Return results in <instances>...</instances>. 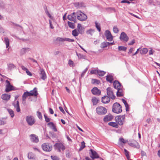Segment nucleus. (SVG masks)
Masks as SVG:
<instances>
[{"mask_svg": "<svg viewBox=\"0 0 160 160\" xmlns=\"http://www.w3.org/2000/svg\"><path fill=\"white\" fill-rule=\"evenodd\" d=\"M37 88H35L32 90H31L30 92L26 91L25 92L22 96V100L23 102H25L26 98L31 96H34L37 97L38 95Z\"/></svg>", "mask_w": 160, "mask_h": 160, "instance_id": "obj_1", "label": "nucleus"}, {"mask_svg": "<svg viewBox=\"0 0 160 160\" xmlns=\"http://www.w3.org/2000/svg\"><path fill=\"white\" fill-rule=\"evenodd\" d=\"M112 111L116 113H121L122 111L121 106L118 102L115 103L113 105Z\"/></svg>", "mask_w": 160, "mask_h": 160, "instance_id": "obj_2", "label": "nucleus"}, {"mask_svg": "<svg viewBox=\"0 0 160 160\" xmlns=\"http://www.w3.org/2000/svg\"><path fill=\"white\" fill-rule=\"evenodd\" d=\"M96 113L99 115H104L107 112V110L104 107L102 106H98L96 108Z\"/></svg>", "mask_w": 160, "mask_h": 160, "instance_id": "obj_3", "label": "nucleus"}, {"mask_svg": "<svg viewBox=\"0 0 160 160\" xmlns=\"http://www.w3.org/2000/svg\"><path fill=\"white\" fill-rule=\"evenodd\" d=\"M77 19L81 21H84L87 18V15L82 13L80 11H78L76 12Z\"/></svg>", "mask_w": 160, "mask_h": 160, "instance_id": "obj_4", "label": "nucleus"}, {"mask_svg": "<svg viewBox=\"0 0 160 160\" xmlns=\"http://www.w3.org/2000/svg\"><path fill=\"white\" fill-rule=\"evenodd\" d=\"M125 116H119L115 118V121L118 125H122L124 122Z\"/></svg>", "mask_w": 160, "mask_h": 160, "instance_id": "obj_5", "label": "nucleus"}, {"mask_svg": "<svg viewBox=\"0 0 160 160\" xmlns=\"http://www.w3.org/2000/svg\"><path fill=\"white\" fill-rule=\"evenodd\" d=\"M26 120L28 124L30 126L32 125L36 121L34 117L30 115H28L26 117Z\"/></svg>", "mask_w": 160, "mask_h": 160, "instance_id": "obj_6", "label": "nucleus"}, {"mask_svg": "<svg viewBox=\"0 0 160 160\" xmlns=\"http://www.w3.org/2000/svg\"><path fill=\"white\" fill-rule=\"evenodd\" d=\"M5 83L6 89L5 91L6 92H8L12 90H14L15 88L10 84V82L8 80H6Z\"/></svg>", "mask_w": 160, "mask_h": 160, "instance_id": "obj_7", "label": "nucleus"}, {"mask_svg": "<svg viewBox=\"0 0 160 160\" xmlns=\"http://www.w3.org/2000/svg\"><path fill=\"white\" fill-rule=\"evenodd\" d=\"M42 149L46 152H49L52 150V147L48 143H44L42 145Z\"/></svg>", "mask_w": 160, "mask_h": 160, "instance_id": "obj_8", "label": "nucleus"}, {"mask_svg": "<svg viewBox=\"0 0 160 160\" xmlns=\"http://www.w3.org/2000/svg\"><path fill=\"white\" fill-rule=\"evenodd\" d=\"M89 151H90L89 152L90 156L92 158L94 159L99 158L98 155L95 151L92 149H90Z\"/></svg>", "mask_w": 160, "mask_h": 160, "instance_id": "obj_9", "label": "nucleus"}, {"mask_svg": "<svg viewBox=\"0 0 160 160\" xmlns=\"http://www.w3.org/2000/svg\"><path fill=\"white\" fill-rule=\"evenodd\" d=\"M38 72L41 78L43 80H45L47 78V76L44 70L40 68Z\"/></svg>", "mask_w": 160, "mask_h": 160, "instance_id": "obj_10", "label": "nucleus"}, {"mask_svg": "<svg viewBox=\"0 0 160 160\" xmlns=\"http://www.w3.org/2000/svg\"><path fill=\"white\" fill-rule=\"evenodd\" d=\"M107 94L110 98L114 99L115 98V96L113 94V92L110 87H108L107 89Z\"/></svg>", "mask_w": 160, "mask_h": 160, "instance_id": "obj_11", "label": "nucleus"}, {"mask_svg": "<svg viewBox=\"0 0 160 160\" xmlns=\"http://www.w3.org/2000/svg\"><path fill=\"white\" fill-rule=\"evenodd\" d=\"M54 146L56 149L59 152L63 151L65 149V147L61 143H57L55 144Z\"/></svg>", "mask_w": 160, "mask_h": 160, "instance_id": "obj_12", "label": "nucleus"}, {"mask_svg": "<svg viewBox=\"0 0 160 160\" xmlns=\"http://www.w3.org/2000/svg\"><path fill=\"white\" fill-rule=\"evenodd\" d=\"M120 39L121 41L127 42L128 40V37L124 32H122L120 36Z\"/></svg>", "mask_w": 160, "mask_h": 160, "instance_id": "obj_13", "label": "nucleus"}, {"mask_svg": "<svg viewBox=\"0 0 160 160\" xmlns=\"http://www.w3.org/2000/svg\"><path fill=\"white\" fill-rule=\"evenodd\" d=\"M105 35L108 41H111L113 40V37L112 36L110 32L108 30L106 31Z\"/></svg>", "mask_w": 160, "mask_h": 160, "instance_id": "obj_14", "label": "nucleus"}, {"mask_svg": "<svg viewBox=\"0 0 160 160\" xmlns=\"http://www.w3.org/2000/svg\"><path fill=\"white\" fill-rule=\"evenodd\" d=\"M75 12H73L71 14L68 15V19L70 21L76 22V16L75 15Z\"/></svg>", "mask_w": 160, "mask_h": 160, "instance_id": "obj_15", "label": "nucleus"}, {"mask_svg": "<svg viewBox=\"0 0 160 160\" xmlns=\"http://www.w3.org/2000/svg\"><path fill=\"white\" fill-rule=\"evenodd\" d=\"M31 141L37 143L38 142V136L34 134H32L30 135Z\"/></svg>", "mask_w": 160, "mask_h": 160, "instance_id": "obj_16", "label": "nucleus"}, {"mask_svg": "<svg viewBox=\"0 0 160 160\" xmlns=\"http://www.w3.org/2000/svg\"><path fill=\"white\" fill-rule=\"evenodd\" d=\"M91 91L92 93L94 95H99L101 94V91L97 87L93 88Z\"/></svg>", "mask_w": 160, "mask_h": 160, "instance_id": "obj_17", "label": "nucleus"}, {"mask_svg": "<svg viewBox=\"0 0 160 160\" xmlns=\"http://www.w3.org/2000/svg\"><path fill=\"white\" fill-rule=\"evenodd\" d=\"M28 158L29 160H36V157L35 154L31 152L28 153Z\"/></svg>", "mask_w": 160, "mask_h": 160, "instance_id": "obj_18", "label": "nucleus"}, {"mask_svg": "<svg viewBox=\"0 0 160 160\" xmlns=\"http://www.w3.org/2000/svg\"><path fill=\"white\" fill-rule=\"evenodd\" d=\"M110 98L108 96H104L102 98V102L103 103H108L110 102Z\"/></svg>", "mask_w": 160, "mask_h": 160, "instance_id": "obj_19", "label": "nucleus"}, {"mask_svg": "<svg viewBox=\"0 0 160 160\" xmlns=\"http://www.w3.org/2000/svg\"><path fill=\"white\" fill-rule=\"evenodd\" d=\"M113 116L110 114L106 116L103 118V121L105 122H107L111 121L113 118Z\"/></svg>", "mask_w": 160, "mask_h": 160, "instance_id": "obj_20", "label": "nucleus"}, {"mask_svg": "<svg viewBox=\"0 0 160 160\" xmlns=\"http://www.w3.org/2000/svg\"><path fill=\"white\" fill-rule=\"evenodd\" d=\"M122 87L117 89V95L118 96L121 97L123 95V90L121 88Z\"/></svg>", "mask_w": 160, "mask_h": 160, "instance_id": "obj_21", "label": "nucleus"}, {"mask_svg": "<svg viewBox=\"0 0 160 160\" xmlns=\"http://www.w3.org/2000/svg\"><path fill=\"white\" fill-rule=\"evenodd\" d=\"M30 51L29 48H22L20 51V54L21 55H22L25 54L27 52Z\"/></svg>", "mask_w": 160, "mask_h": 160, "instance_id": "obj_22", "label": "nucleus"}, {"mask_svg": "<svg viewBox=\"0 0 160 160\" xmlns=\"http://www.w3.org/2000/svg\"><path fill=\"white\" fill-rule=\"evenodd\" d=\"M113 86L115 89H117L122 87L120 83L118 81L115 80L113 83Z\"/></svg>", "mask_w": 160, "mask_h": 160, "instance_id": "obj_23", "label": "nucleus"}, {"mask_svg": "<svg viewBox=\"0 0 160 160\" xmlns=\"http://www.w3.org/2000/svg\"><path fill=\"white\" fill-rule=\"evenodd\" d=\"M13 105L14 108H16V111L17 112H19L20 111V109L19 105V102L18 101H17L16 103L15 102L13 103Z\"/></svg>", "mask_w": 160, "mask_h": 160, "instance_id": "obj_24", "label": "nucleus"}, {"mask_svg": "<svg viewBox=\"0 0 160 160\" xmlns=\"http://www.w3.org/2000/svg\"><path fill=\"white\" fill-rule=\"evenodd\" d=\"M11 96L8 94H3L2 96V98L4 100L8 101L10 99Z\"/></svg>", "mask_w": 160, "mask_h": 160, "instance_id": "obj_25", "label": "nucleus"}, {"mask_svg": "<svg viewBox=\"0 0 160 160\" xmlns=\"http://www.w3.org/2000/svg\"><path fill=\"white\" fill-rule=\"evenodd\" d=\"M48 125L49 126L54 132H56L57 131V129L56 128L53 124V123L52 122H49L48 124Z\"/></svg>", "mask_w": 160, "mask_h": 160, "instance_id": "obj_26", "label": "nucleus"}, {"mask_svg": "<svg viewBox=\"0 0 160 160\" xmlns=\"http://www.w3.org/2000/svg\"><path fill=\"white\" fill-rule=\"evenodd\" d=\"M129 145L131 146L138 149H139L140 148L139 145L138 143L136 141H135L133 143H130Z\"/></svg>", "mask_w": 160, "mask_h": 160, "instance_id": "obj_27", "label": "nucleus"}, {"mask_svg": "<svg viewBox=\"0 0 160 160\" xmlns=\"http://www.w3.org/2000/svg\"><path fill=\"white\" fill-rule=\"evenodd\" d=\"M106 79L108 82L112 83L113 80V76L111 74L108 75L106 76Z\"/></svg>", "mask_w": 160, "mask_h": 160, "instance_id": "obj_28", "label": "nucleus"}, {"mask_svg": "<svg viewBox=\"0 0 160 160\" xmlns=\"http://www.w3.org/2000/svg\"><path fill=\"white\" fill-rule=\"evenodd\" d=\"M108 124L111 126L115 128H118V124L116 122H110L108 123Z\"/></svg>", "mask_w": 160, "mask_h": 160, "instance_id": "obj_29", "label": "nucleus"}, {"mask_svg": "<svg viewBox=\"0 0 160 160\" xmlns=\"http://www.w3.org/2000/svg\"><path fill=\"white\" fill-rule=\"evenodd\" d=\"M4 42L6 45V47L8 48L9 46V40L7 37L4 38Z\"/></svg>", "mask_w": 160, "mask_h": 160, "instance_id": "obj_30", "label": "nucleus"}, {"mask_svg": "<svg viewBox=\"0 0 160 160\" xmlns=\"http://www.w3.org/2000/svg\"><path fill=\"white\" fill-rule=\"evenodd\" d=\"M140 53L141 54H146L148 52V49L146 48H144L143 49L140 48Z\"/></svg>", "mask_w": 160, "mask_h": 160, "instance_id": "obj_31", "label": "nucleus"}, {"mask_svg": "<svg viewBox=\"0 0 160 160\" xmlns=\"http://www.w3.org/2000/svg\"><path fill=\"white\" fill-rule=\"evenodd\" d=\"M8 68L9 70H11L16 68V66L12 63H10L8 64Z\"/></svg>", "mask_w": 160, "mask_h": 160, "instance_id": "obj_32", "label": "nucleus"}, {"mask_svg": "<svg viewBox=\"0 0 160 160\" xmlns=\"http://www.w3.org/2000/svg\"><path fill=\"white\" fill-rule=\"evenodd\" d=\"M122 102L124 104V105L126 108V111H128L129 106L128 104L126 102V101L125 99H122Z\"/></svg>", "mask_w": 160, "mask_h": 160, "instance_id": "obj_33", "label": "nucleus"}, {"mask_svg": "<svg viewBox=\"0 0 160 160\" xmlns=\"http://www.w3.org/2000/svg\"><path fill=\"white\" fill-rule=\"evenodd\" d=\"M108 46V42H104L101 44L100 47L101 48H104Z\"/></svg>", "mask_w": 160, "mask_h": 160, "instance_id": "obj_34", "label": "nucleus"}, {"mask_svg": "<svg viewBox=\"0 0 160 160\" xmlns=\"http://www.w3.org/2000/svg\"><path fill=\"white\" fill-rule=\"evenodd\" d=\"M10 115L12 118H13L14 116V111L12 109H7Z\"/></svg>", "mask_w": 160, "mask_h": 160, "instance_id": "obj_35", "label": "nucleus"}, {"mask_svg": "<svg viewBox=\"0 0 160 160\" xmlns=\"http://www.w3.org/2000/svg\"><path fill=\"white\" fill-rule=\"evenodd\" d=\"M92 100L94 105H96L99 102L98 99L95 97L93 98H92Z\"/></svg>", "mask_w": 160, "mask_h": 160, "instance_id": "obj_36", "label": "nucleus"}, {"mask_svg": "<svg viewBox=\"0 0 160 160\" xmlns=\"http://www.w3.org/2000/svg\"><path fill=\"white\" fill-rule=\"evenodd\" d=\"M78 31L76 29H75L72 31V35L74 37L77 36L79 34Z\"/></svg>", "mask_w": 160, "mask_h": 160, "instance_id": "obj_37", "label": "nucleus"}, {"mask_svg": "<svg viewBox=\"0 0 160 160\" xmlns=\"http://www.w3.org/2000/svg\"><path fill=\"white\" fill-rule=\"evenodd\" d=\"M75 7L79 8L83 6V3L82 2H76L74 3Z\"/></svg>", "mask_w": 160, "mask_h": 160, "instance_id": "obj_38", "label": "nucleus"}, {"mask_svg": "<svg viewBox=\"0 0 160 160\" xmlns=\"http://www.w3.org/2000/svg\"><path fill=\"white\" fill-rule=\"evenodd\" d=\"M77 55L78 56V58L79 59H86V56L84 55H83L80 53H76Z\"/></svg>", "mask_w": 160, "mask_h": 160, "instance_id": "obj_39", "label": "nucleus"}, {"mask_svg": "<svg viewBox=\"0 0 160 160\" xmlns=\"http://www.w3.org/2000/svg\"><path fill=\"white\" fill-rule=\"evenodd\" d=\"M95 27L99 32L101 31V28L100 24L97 22L96 21L95 22Z\"/></svg>", "mask_w": 160, "mask_h": 160, "instance_id": "obj_40", "label": "nucleus"}, {"mask_svg": "<svg viewBox=\"0 0 160 160\" xmlns=\"http://www.w3.org/2000/svg\"><path fill=\"white\" fill-rule=\"evenodd\" d=\"M45 13L48 16V17L51 19H53V17L52 16L50 13H49V12L48 11L47 8H45Z\"/></svg>", "mask_w": 160, "mask_h": 160, "instance_id": "obj_41", "label": "nucleus"}, {"mask_svg": "<svg viewBox=\"0 0 160 160\" xmlns=\"http://www.w3.org/2000/svg\"><path fill=\"white\" fill-rule=\"evenodd\" d=\"M127 48L123 46H120L118 47V49L119 51H126Z\"/></svg>", "mask_w": 160, "mask_h": 160, "instance_id": "obj_42", "label": "nucleus"}, {"mask_svg": "<svg viewBox=\"0 0 160 160\" xmlns=\"http://www.w3.org/2000/svg\"><path fill=\"white\" fill-rule=\"evenodd\" d=\"M68 24L70 28L72 29H73L75 28L74 23L68 21Z\"/></svg>", "mask_w": 160, "mask_h": 160, "instance_id": "obj_43", "label": "nucleus"}, {"mask_svg": "<svg viewBox=\"0 0 160 160\" xmlns=\"http://www.w3.org/2000/svg\"><path fill=\"white\" fill-rule=\"evenodd\" d=\"M95 30L94 29H90L87 31V33L88 34H90L92 36Z\"/></svg>", "mask_w": 160, "mask_h": 160, "instance_id": "obj_44", "label": "nucleus"}, {"mask_svg": "<svg viewBox=\"0 0 160 160\" xmlns=\"http://www.w3.org/2000/svg\"><path fill=\"white\" fill-rule=\"evenodd\" d=\"M106 72L103 71H98V74L100 76H103L105 74Z\"/></svg>", "mask_w": 160, "mask_h": 160, "instance_id": "obj_45", "label": "nucleus"}, {"mask_svg": "<svg viewBox=\"0 0 160 160\" xmlns=\"http://www.w3.org/2000/svg\"><path fill=\"white\" fill-rule=\"evenodd\" d=\"M68 64L71 67H73L75 66L73 62L71 59L68 60Z\"/></svg>", "mask_w": 160, "mask_h": 160, "instance_id": "obj_46", "label": "nucleus"}, {"mask_svg": "<svg viewBox=\"0 0 160 160\" xmlns=\"http://www.w3.org/2000/svg\"><path fill=\"white\" fill-rule=\"evenodd\" d=\"M119 140L120 142L123 143H127L128 141V140H124L122 138H120L119 139Z\"/></svg>", "mask_w": 160, "mask_h": 160, "instance_id": "obj_47", "label": "nucleus"}, {"mask_svg": "<svg viewBox=\"0 0 160 160\" xmlns=\"http://www.w3.org/2000/svg\"><path fill=\"white\" fill-rule=\"evenodd\" d=\"M92 83L93 84L96 83L98 84H99L100 82L98 80L96 79H92Z\"/></svg>", "mask_w": 160, "mask_h": 160, "instance_id": "obj_48", "label": "nucleus"}, {"mask_svg": "<svg viewBox=\"0 0 160 160\" xmlns=\"http://www.w3.org/2000/svg\"><path fill=\"white\" fill-rule=\"evenodd\" d=\"M125 153L127 158L128 159H129L130 158V157L129 155V152L126 149H124Z\"/></svg>", "mask_w": 160, "mask_h": 160, "instance_id": "obj_49", "label": "nucleus"}, {"mask_svg": "<svg viewBox=\"0 0 160 160\" xmlns=\"http://www.w3.org/2000/svg\"><path fill=\"white\" fill-rule=\"evenodd\" d=\"M37 115L39 119H42V116L41 113L39 111L37 112Z\"/></svg>", "mask_w": 160, "mask_h": 160, "instance_id": "obj_50", "label": "nucleus"}, {"mask_svg": "<svg viewBox=\"0 0 160 160\" xmlns=\"http://www.w3.org/2000/svg\"><path fill=\"white\" fill-rule=\"evenodd\" d=\"M113 30L115 33H118L119 31L118 29L116 26H114L113 27Z\"/></svg>", "mask_w": 160, "mask_h": 160, "instance_id": "obj_51", "label": "nucleus"}, {"mask_svg": "<svg viewBox=\"0 0 160 160\" xmlns=\"http://www.w3.org/2000/svg\"><path fill=\"white\" fill-rule=\"evenodd\" d=\"M51 158L53 160H59V158L56 156H51Z\"/></svg>", "mask_w": 160, "mask_h": 160, "instance_id": "obj_52", "label": "nucleus"}, {"mask_svg": "<svg viewBox=\"0 0 160 160\" xmlns=\"http://www.w3.org/2000/svg\"><path fill=\"white\" fill-rule=\"evenodd\" d=\"M98 70H92L90 71V73L91 74H98Z\"/></svg>", "mask_w": 160, "mask_h": 160, "instance_id": "obj_53", "label": "nucleus"}, {"mask_svg": "<svg viewBox=\"0 0 160 160\" xmlns=\"http://www.w3.org/2000/svg\"><path fill=\"white\" fill-rule=\"evenodd\" d=\"M6 123V121L2 119H0V125H4Z\"/></svg>", "mask_w": 160, "mask_h": 160, "instance_id": "obj_54", "label": "nucleus"}, {"mask_svg": "<svg viewBox=\"0 0 160 160\" xmlns=\"http://www.w3.org/2000/svg\"><path fill=\"white\" fill-rule=\"evenodd\" d=\"M85 147V143L84 141L81 142V145L80 147V150H82Z\"/></svg>", "mask_w": 160, "mask_h": 160, "instance_id": "obj_55", "label": "nucleus"}, {"mask_svg": "<svg viewBox=\"0 0 160 160\" xmlns=\"http://www.w3.org/2000/svg\"><path fill=\"white\" fill-rule=\"evenodd\" d=\"M44 116L45 118V121L47 122H48L50 121V118L48 117L46 115L44 114Z\"/></svg>", "mask_w": 160, "mask_h": 160, "instance_id": "obj_56", "label": "nucleus"}, {"mask_svg": "<svg viewBox=\"0 0 160 160\" xmlns=\"http://www.w3.org/2000/svg\"><path fill=\"white\" fill-rule=\"evenodd\" d=\"M88 70V68H86L82 72L81 74V77H83L84 76V75L85 73Z\"/></svg>", "mask_w": 160, "mask_h": 160, "instance_id": "obj_57", "label": "nucleus"}, {"mask_svg": "<svg viewBox=\"0 0 160 160\" xmlns=\"http://www.w3.org/2000/svg\"><path fill=\"white\" fill-rule=\"evenodd\" d=\"M65 38H58L57 39V40L58 41L61 42H63L65 41Z\"/></svg>", "mask_w": 160, "mask_h": 160, "instance_id": "obj_58", "label": "nucleus"}, {"mask_svg": "<svg viewBox=\"0 0 160 160\" xmlns=\"http://www.w3.org/2000/svg\"><path fill=\"white\" fill-rule=\"evenodd\" d=\"M84 28L83 27H82V28H81L80 29L77 30L78 31L79 33L82 34V33L84 31Z\"/></svg>", "mask_w": 160, "mask_h": 160, "instance_id": "obj_59", "label": "nucleus"}, {"mask_svg": "<svg viewBox=\"0 0 160 160\" xmlns=\"http://www.w3.org/2000/svg\"><path fill=\"white\" fill-rule=\"evenodd\" d=\"M65 41H67L68 42H73L74 41L73 39H71L69 38H65Z\"/></svg>", "mask_w": 160, "mask_h": 160, "instance_id": "obj_60", "label": "nucleus"}, {"mask_svg": "<svg viewBox=\"0 0 160 160\" xmlns=\"http://www.w3.org/2000/svg\"><path fill=\"white\" fill-rule=\"evenodd\" d=\"M60 110L64 114H65V112L63 110L62 108L61 107H59V108Z\"/></svg>", "mask_w": 160, "mask_h": 160, "instance_id": "obj_61", "label": "nucleus"}, {"mask_svg": "<svg viewBox=\"0 0 160 160\" xmlns=\"http://www.w3.org/2000/svg\"><path fill=\"white\" fill-rule=\"evenodd\" d=\"M21 68L22 70H23L24 71H25V72H26L28 70V69L27 68H26L23 65H22L21 66Z\"/></svg>", "mask_w": 160, "mask_h": 160, "instance_id": "obj_62", "label": "nucleus"}, {"mask_svg": "<svg viewBox=\"0 0 160 160\" xmlns=\"http://www.w3.org/2000/svg\"><path fill=\"white\" fill-rule=\"evenodd\" d=\"M26 72L28 75L29 76H32V74L28 70V69Z\"/></svg>", "mask_w": 160, "mask_h": 160, "instance_id": "obj_63", "label": "nucleus"}, {"mask_svg": "<svg viewBox=\"0 0 160 160\" xmlns=\"http://www.w3.org/2000/svg\"><path fill=\"white\" fill-rule=\"evenodd\" d=\"M154 52V51L152 50V49H151L149 51V55H152L153 54V52Z\"/></svg>", "mask_w": 160, "mask_h": 160, "instance_id": "obj_64", "label": "nucleus"}]
</instances>
